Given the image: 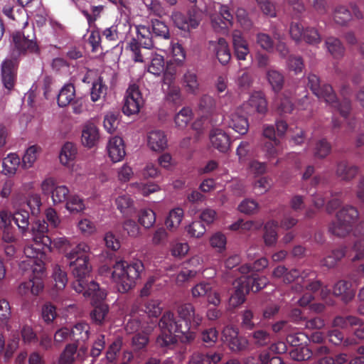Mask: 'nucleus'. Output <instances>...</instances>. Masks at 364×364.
<instances>
[{
    "label": "nucleus",
    "instance_id": "obj_30",
    "mask_svg": "<svg viewBox=\"0 0 364 364\" xmlns=\"http://www.w3.org/2000/svg\"><path fill=\"white\" fill-rule=\"evenodd\" d=\"M184 217L183 210L175 208L171 210L165 219V225L170 232H175L179 228Z\"/></svg>",
    "mask_w": 364,
    "mask_h": 364
},
{
    "label": "nucleus",
    "instance_id": "obj_21",
    "mask_svg": "<svg viewBox=\"0 0 364 364\" xmlns=\"http://www.w3.org/2000/svg\"><path fill=\"white\" fill-rule=\"evenodd\" d=\"M107 151L113 163L121 161L126 155L123 139L117 136L110 138L107 144Z\"/></svg>",
    "mask_w": 364,
    "mask_h": 364
},
{
    "label": "nucleus",
    "instance_id": "obj_48",
    "mask_svg": "<svg viewBox=\"0 0 364 364\" xmlns=\"http://www.w3.org/2000/svg\"><path fill=\"white\" fill-rule=\"evenodd\" d=\"M151 33L156 37H161L164 39H169V29L165 23L158 19L151 21Z\"/></svg>",
    "mask_w": 364,
    "mask_h": 364
},
{
    "label": "nucleus",
    "instance_id": "obj_32",
    "mask_svg": "<svg viewBox=\"0 0 364 364\" xmlns=\"http://www.w3.org/2000/svg\"><path fill=\"white\" fill-rule=\"evenodd\" d=\"M149 62L147 66L148 72L154 75H159L164 73L165 69V60L162 55L156 52H151L149 54Z\"/></svg>",
    "mask_w": 364,
    "mask_h": 364
},
{
    "label": "nucleus",
    "instance_id": "obj_8",
    "mask_svg": "<svg viewBox=\"0 0 364 364\" xmlns=\"http://www.w3.org/2000/svg\"><path fill=\"white\" fill-rule=\"evenodd\" d=\"M358 216V210L354 207H343L337 213L336 220L329 227V230L333 235L343 237L352 230Z\"/></svg>",
    "mask_w": 364,
    "mask_h": 364
},
{
    "label": "nucleus",
    "instance_id": "obj_51",
    "mask_svg": "<svg viewBox=\"0 0 364 364\" xmlns=\"http://www.w3.org/2000/svg\"><path fill=\"white\" fill-rule=\"evenodd\" d=\"M334 21L339 25H344L351 19V13L344 6H338L333 14Z\"/></svg>",
    "mask_w": 364,
    "mask_h": 364
},
{
    "label": "nucleus",
    "instance_id": "obj_41",
    "mask_svg": "<svg viewBox=\"0 0 364 364\" xmlns=\"http://www.w3.org/2000/svg\"><path fill=\"white\" fill-rule=\"evenodd\" d=\"M193 117L192 109L188 107H183L174 117V123L177 128L183 129L188 124Z\"/></svg>",
    "mask_w": 364,
    "mask_h": 364
},
{
    "label": "nucleus",
    "instance_id": "obj_63",
    "mask_svg": "<svg viewBox=\"0 0 364 364\" xmlns=\"http://www.w3.org/2000/svg\"><path fill=\"white\" fill-rule=\"evenodd\" d=\"M330 151L331 146L326 139H322L316 141L314 149V154L316 157L320 159L324 158Z\"/></svg>",
    "mask_w": 364,
    "mask_h": 364
},
{
    "label": "nucleus",
    "instance_id": "obj_38",
    "mask_svg": "<svg viewBox=\"0 0 364 364\" xmlns=\"http://www.w3.org/2000/svg\"><path fill=\"white\" fill-rule=\"evenodd\" d=\"M41 148L36 145L29 146L22 157V167L25 169L31 168L36 161Z\"/></svg>",
    "mask_w": 364,
    "mask_h": 364
},
{
    "label": "nucleus",
    "instance_id": "obj_61",
    "mask_svg": "<svg viewBox=\"0 0 364 364\" xmlns=\"http://www.w3.org/2000/svg\"><path fill=\"white\" fill-rule=\"evenodd\" d=\"M117 179L122 183L129 181L134 176V172L131 166L125 163L117 169Z\"/></svg>",
    "mask_w": 364,
    "mask_h": 364
},
{
    "label": "nucleus",
    "instance_id": "obj_16",
    "mask_svg": "<svg viewBox=\"0 0 364 364\" xmlns=\"http://www.w3.org/2000/svg\"><path fill=\"white\" fill-rule=\"evenodd\" d=\"M171 19L178 28L184 31L197 28L200 21V18L195 11L190 12L188 18L179 11H173Z\"/></svg>",
    "mask_w": 364,
    "mask_h": 364
},
{
    "label": "nucleus",
    "instance_id": "obj_14",
    "mask_svg": "<svg viewBox=\"0 0 364 364\" xmlns=\"http://www.w3.org/2000/svg\"><path fill=\"white\" fill-rule=\"evenodd\" d=\"M314 277L315 274L314 272H304L301 274H299V271L294 269L289 272L287 271L283 282L290 283L296 279L299 284L302 283V287H305L309 291H316L321 288V284L317 281H313Z\"/></svg>",
    "mask_w": 364,
    "mask_h": 364
},
{
    "label": "nucleus",
    "instance_id": "obj_36",
    "mask_svg": "<svg viewBox=\"0 0 364 364\" xmlns=\"http://www.w3.org/2000/svg\"><path fill=\"white\" fill-rule=\"evenodd\" d=\"M75 98V89L73 84H65L60 90L58 104L60 107H66Z\"/></svg>",
    "mask_w": 364,
    "mask_h": 364
},
{
    "label": "nucleus",
    "instance_id": "obj_6",
    "mask_svg": "<svg viewBox=\"0 0 364 364\" xmlns=\"http://www.w3.org/2000/svg\"><path fill=\"white\" fill-rule=\"evenodd\" d=\"M308 85L319 100L335 107L343 117H348L350 110V101L344 99L342 102L338 103L331 85L326 84L321 85L318 77L314 74H310L308 76Z\"/></svg>",
    "mask_w": 364,
    "mask_h": 364
},
{
    "label": "nucleus",
    "instance_id": "obj_13",
    "mask_svg": "<svg viewBox=\"0 0 364 364\" xmlns=\"http://www.w3.org/2000/svg\"><path fill=\"white\" fill-rule=\"evenodd\" d=\"M33 31V29H31ZM33 33V32H32ZM34 33L32 36L29 34L26 36L25 32L14 33L12 36V46L14 48L13 55L16 57L21 53L28 52L36 53L38 51V46L35 41H33Z\"/></svg>",
    "mask_w": 364,
    "mask_h": 364
},
{
    "label": "nucleus",
    "instance_id": "obj_12",
    "mask_svg": "<svg viewBox=\"0 0 364 364\" xmlns=\"http://www.w3.org/2000/svg\"><path fill=\"white\" fill-rule=\"evenodd\" d=\"M144 100L138 86L130 85L127 90L122 112L125 115L130 116L139 112Z\"/></svg>",
    "mask_w": 364,
    "mask_h": 364
},
{
    "label": "nucleus",
    "instance_id": "obj_42",
    "mask_svg": "<svg viewBox=\"0 0 364 364\" xmlns=\"http://www.w3.org/2000/svg\"><path fill=\"white\" fill-rule=\"evenodd\" d=\"M266 76L269 84L274 92H277L282 90L284 85V76L280 72L274 69H269L267 70Z\"/></svg>",
    "mask_w": 364,
    "mask_h": 364
},
{
    "label": "nucleus",
    "instance_id": "obj_11",
    "mask_svg": "<svg viewBox=\"0 0 364 364\" xmlns=\"http://www.w3.org/2000/svg\"><path fill=\"white\" fill-rule=\"evenodd\" d=\"M44 195H50L53 205H57L65 202L70 194L69 188L65 185H58L53 178L44 179L41 184Z\"/></svg>",
    "mask_w": 364,
    "mask_h": 364
},
{
    "label": "nucleus",
    "instance_id": "obj_52",
    "mask_svg": "<svg viewBox=\"0 0 364 364\" xmlns=\"http://www.w3.org/2000/svg\"><path fill=\"white\" fill-rule=\"evenodd\" d=\"M325 44L328 52L334 58H339L343 55L344 48L338 38L329 37L326 39Z\"/></svg>",
    "mask_w": 364,
    "mask_h": 364
},
{
    "label": "nucleus",
    "instance_id": "obj_17",
    "mask_svg": "<svg viewBox=\"0 0 364 364\" xmlns=\"http://www.w3.org/2000/svg\"><path fill=\"white\" fill-rule=\"evenodd\" d=\"M146 146L152 151L162 152L168 147V139L165 132L161 129H152L147 132Z\"/></svg>",
    "mask_w": 364,
    "mask_h": 364
},
{
    "label": "nucleus",
    "instance_id": "obj_9",
    "mask_svg": "<svg viewBox=\"0 0 364 364\" xmlns=\"http://www.w3.org/2000/svg\"><path fill=\"white\" fill-rule=\"evenodd\" d=\"M213 6L215 13H211L210 9L206 10L212 26L216 32L225 33L232 23L233 16L227 5L214 3Z\"/></svg>",
    "mask_w": 364,
    "mask_h": 364
},
{
    "label": "nucleus",
    "instance_id": "obj_56",
    "mask_svg": "<svg viewBox=\"0 0 364 364\" xmlns=\"http://www.w3.org/2000/svg\"><path fill=\"white\" fill-rule=\"evenodd\" d=\"M186 231L191 237L200 238L206 232L205 225L200 221H193L186 227Z\"/></svg>",
    "mask_w": 364,
    "mask_h": 364
},
{
    "label": "nucleus",
    "instance_id": "obj_39",
    "mask_svg": "<svg viewBox=\"0 0 364 364\" xmlns=\"http://www.w3.org/2000/svg\"><path fill=\"white\" fill-rule=\"evenodd\" d=\"M65 208L70 213H77L85 209V204L82 198L76 194H69L65 200Z\"/></svg>",
    "mask_w": 364,
    "mask_h": 364
},
{
    "label": "nucleus",
    "instance_id": "obj_47",
    "mask_svg": "<svg viewBox=\"0 0 364 364\" xmlns=\"http://www.w3.org/2000/svg\"><path fill=\"white\" fill-rule=\"evenodd\" d=\"M129 186L144 196H147L161 190L160 186L154 183H144L141 182H134L132 183Z\"/></svg>",
    "mask_w": 364,
    "mask_h": 364
},
{
    "label": "nucleus",
    "instance_id": "obj_28",
    "mask_svg": "<svg viewBox=\"0 0 364 364\" xmlns=\"http://www.w3.org/2000/svg\"><path fill=\"white\" fill-rule=\"evenodd\" d=\"M167 80L168 78L166 77L163 87L166 100L173 105L181 104L182 102V95L179 86L172 82L170 80H168V82H167Z\"/></svg>",
    "mask_w": 364,
    "mask_h": 364
},
{
    "label": "nucleus",
    "instance_id": "obj_10",
    "mask_svg": "<svg viewBox=\"0 0 364 364\" xmlns=\"http://www.w3.org/2000/svg\"><path fill=\"white\" fill-rule=\"evenodd\" d=\"M48 231V225L45 220H37L32 224L31 233L33 241L35 242L32 246L45 252L46 257V250L52 251L51 239L47 235ZM28 246H31V245H28Z\"/></svg>",
    "mask_w": 364,
    "mask_h": 364
},
{
    "label": "nucleus",
    "instance_id": "obj_2",
    "mask_svg": "<svg viewBox=\"0 0 364 364\" xmlns=\"http://www.w3.org/2000/svg\"><path fill=\"white\" fill-rule=\"evenodd\" d=\"M178 314L185 323L184 326L176 322L174 314L170 311H166L159 323L161 334L157 341H183L182 336L186 339H193L191 330L198 326L202 317L196 314L191 304H184L178 307Z\"/></svg>",
    "mask_w": 364,
    "mask_h": 364
},
{
    "label": "nucleus",
    "instance_id": "obj_7",
    "mask_svg": "<svg viewBox=\"0 0 364 364\" xmlns=\"http://www.w3.org/2000/svg\"><path fill=\"white\" fill-rule=\"evenodd\" d=\"M136 39L132 38L128 43L127 49L135 62L142 63L144 56L147 55L145 50L153 47L152 33L149 26L144 25L135 26Z\"/></svg>",
    "mask_w": 364,
    "mask_h": 364
},
{
    "label": "nucleus",
    "instance_id": "obj_58",
    "mask_svg": "<svg viewBox=\"0 0 364 364\" xmlns=\"http://www.w3.org/2000/svg\"><path fill=\"white\" fill-rule=\"evenodd\" d=\"M53 277L55 282V287L57 289L61 290L65 288L68 278L65 272L63 271L59 265H55L53 269Z\"/></svg>",
    "mask_w": 364,
    "mask_h": 364
},
{
    "label": "nucleus",
    "instance_id": "obj_4",
    "mask_svg": "<svg viewBox=\"0 0 364 364\" xmlns=\"http://www.w3.org/2000/svg\"><path fill=\"white\" fill-rule=\"evenodd\" d=\"M25 259L20 264L23 270L31 269L33 277L28 282H21L18 288L17 293L21 296H28L29 294L37 296L43 289V278L45 274V262L47 257L45 252L37 250L34 247L27 246L24 248Z\"/></svg>",
    "mask_w": 364,
    "mask_h": 364
},
{
    "label": "nucleus",
    "instance_id": "obj_24",
    "mask_svg": "<svg viewBox=\"0 0 364 364\" xmlns=\"http://www.w3.org/2000/svg\"><path fill=\"white\" fill-rule=\"evenodd\" d=\"M358 283L356 280L352 282L346 281H339L333 287V294L341 296V299L347 302L350 301L355 295V287Z\"/></svg>",
    "mask_w": 364,
    "mask_h": 364
},
{
    "label": "nucleus",
    "instance_id": "obj_55",
    "mask_svg": "<svg viewBox=\"0 0 364 364\" xmlns=\"http://www.w3.org/2000/svg\"><path fill=\"white\" fill-rule=\"evenodd\" d=\"M171 53L173 60L178 65H181L186 59V53L178 43L171 42Z\"/></svg>",
    "mask_w": 364,
    "mask_h": 364
},
{
    "label": "nucleus",
    "instance_id": "obj_22",
    "mask_svg": "<svg viewBox=\"0 0 364 364\" xmlns=\"http://www.w3.org/2000/svg\"><path fill=\"white\" fill-rule=\"evenodd\" d=\"M17 63L15 59H6L1 65V80L4 86L8 90H11L16 80Z\"/></svg>",
    "mask_w": 364,
    "mask_h": 364
},
{
    "label": "nucleus",
    "instance_id": "obj_5",
    "mask_svg": "<svg viewBox=\"0 0 364 364\" xmlns=\"http://www.w3.org/2000/svg\"><path fill=\"white\" fill-rule=\"evenodd\" d=\"M143 270L144 265L140 260H135L131 263L118 260L112 266V269L106 266L100 268L101 273L111 274L112 279L120 292H127L132 289Z\"/></svg>",
    "mask_w": 364,
    "mask_h": 364
},
{
    "label": "nucleus",
    "instance_id": "obj_60",
    "mask_svg": "<svg viewBox=\"0 0 364 364\" xmlns=\"http://www.w3.org/2000/svg\"><path fill=\"white\" fill-rule=\"evenodd\" d=\"M144 312L149 317H158L162 311L161 301L158 299H151L148 301L144 305Z\"/></svg>",
    "mask_w": 364,
    "mask_h": 364
},
{
    "label": "nucleus",
    "instance_id": "obj_43",
    "mask_svg": "<svg viewBox=\"0 0 364 364\" xmlns=\"http://www.w3.org/2000/svg\"><path fill=\"white\" fill-rule=\"evenodd\" d=\"M13 220L24 236L29 225L28 213L24 210H17L13 215Z\"/></svg>",
    "mask_w": 364,
    "mask_h": 364
},
{
    "label": "nucleus",
    "instance_id": "obj_44",
    "mask_svg": "<svg viewBox=\"0 0 364 364\" xmlns=\"http://www.w3.org/2000/svg\"><path fill=\"white\" fill-rule=\"evenodd\" d=\"M183 86L186 91L191 94H197L199 91V82L196 74L191 71H187L183 75Z\"/></svg>",
    "mask_w": 364,
    "mask_h": 364
},
{
    "label": "nucleus",
    "instance_id": "obj_31",
    "mask_svg": "<svg viewBox=\"0 0 364 364\" xmlns=\"http://www.w3.org/2000/svg\"><path fill=\"white\" fill-rule=\"evenodd\" d=\"M77 154L75 144L72 142H66L63 144L59 154L60 163L64 166H69L73 162Z\"/></svg>",
    "mask_w": 364,
    "mask_h": 364
},
{
    "label": "nucleus",
    "instance_id": "obj_40",
    "mask_svg": "<svg viewBox=\"0 0 364 364\" xmlns=\"http://www.w3.org/2000/svg\"><path fill=\"white\" fill-rule=\"evenodd\" d=\"M278 224L275 221H269L264 225L263 239L267 246L274 245L277 240Z\"/></svg>",
    "mask_w": 364,
    "mask_h": 364
},
{
    "label": "nucleus",
    "instance_id": "obj_18",
    "mask_svg": "<svg viewBox=\"0 0 364 364\" xmlns=\"http://www.w3.org/2000/svg\"><path fill=\"white\" fill-rule=\"evenodd\" d=\"M242 108L245 110V114H252L257 112L264 114L267 111V103L264 95L261 92H253L248 102L242 105Z\"/></svg>",
    "mask_w": 364,
    "mask_h": 364
},
{
    "label": "nucleus",
    "instance_id": "obj_15",
    "mask_svg": "<svg viewBox=\"0 0 364 364\" xmlns=\"http://www.w3.org/2000/svg\"><path fill=\"white\" fill-rule=\"evenodd\" d=\"M131 23L127 20H116L109 28L102 31V36L108 41H122L131 30Z\"/></svg>",
    "mask_w": 364,
    "mask_h": 364
},
{
    "label": "nucleus",
    "instance_id": "obj_27",
    "mask_svg": "<svg viewBox=\"0 0 364 364\" xmlns=\"http://www.w3.org/2000/svg\"><path fill=\"white\" fill-rule=\"evenodd\" d=\"M235 54L238 60H244L250 53V49L246 40L241 31L235 30L232 35Z\"/></svg>",
    "mask_w": 364,
    "mask_h": 364
},
{
    "label": "nucleus",
    "instance_id": "obj_25",
    "mask_svg": "<svg viewBox=\"0 0 364 364\" xmlns=\"http://www.w3.org/2000/svg\"><path fill=\"white\" fill-rule=\"evenodd\" d=\"M210 140L212 146L220 152H226L230 148V137L220 129H215L211 132Z\"/></svg>",
    "mask_w": 364,
    "mask_h": 364
},
{
    "label": "nucleus",
    "instance_id": "obj_53",
    "mask_svg": "<svg viewBox=\"0 0 364 364\" xmlns=\"http://www.w3.org/2000/svg\"><path fill=\"white\" fill-rule=\"evenodd\" d=\"M209 242L213 248L219 252H222L226 248L227 237L223 232H216L211 235Z\"/></svg>",
    "mask_w": 364,
    "mask_h": 364
},
{
    "label": "nucleus",
    "instance_id": "obj_19",
    "mask_svg": "<svg viewBox=\"0 0 364 364\" xmlns=\"http://www.w3.org/2000/svg\"><path fill=\"white\" fill-rule=\"evenodd\" d=\"M245 110L242 106L231 112L229 116V127L240 134H245L249 129V122L247 119Z\"/></svg>",
    "mask_w": 364,
    "mask_h": 364
},
{
    "label": "nucleus",
    "instance_id": "obj_57",
    "mask_svg": "<svg viewBox=\"0 0 364 364\" xmlns=\"http://www.w3.org/2000/svg\"><path fill=\"white\" fill-rule=\"evenodd\" d=\"M212 289L213 287L210 282H201L191 289V295L195 299L206 296L211 292Z\"/></svg>",
    "mask_w": 364,
    "mask_h": 364
},
{
    "label": "nucleus",
    "instance_id": "obj_35",
    "mask_svg": "<svg viewBox=\"0 0 364 364\" xmlns=\"http://www.w3.org/2000/svg\"><path fill=\"white\" fill-rule=\"evenodd\" d=\"M21 164L19 156L14 153H11L3 159L2 161V172L5 175L13 176L14 175Z\"/></svg>",
    "mask_w": 364,
    "mask_h": 364
},
{
    "label": "nucleus",
    "instance_id": "obj_45",
    "mask_svg": "<svg viewBox=\"0 0 364 364\" xmlns=\"http://www.w3.org/2000/svg\"><path fill=\"white\" fill-rule=\"evenodd\" d=\"M190 250L189 245L187 242L176 240L170 245V252L173 257L181 259L184 257Z\"/></svg>",
    "mask_w": 364,
    "mask_h": 364
},
{
    "label": "nucleus",
    "instance_id": "obj_46",
    "mask_svg": "<svg viewBox=\"0 0 364 364\" xmlns=\"http://www.w3.org/2000/svg\"><path fill=\"white\" fill-rule=\"evenodd\" d=\"M119 117L118 112L109 111L105 114L103 125L108 133L112 134L117 130L119 122Z\"/></svg>",
    "mask_w": 364,
    "mask_h": 364
},
{
    "label": "nucleus",
    "instance_id": "obj_33",
    "mask_svg": "<svg viewBox=\"0 0 364 364\" xmlns=\"http://www.w3.org/2000/svg\"><path fill=\"white\" fill-rule=\"evenodd\" d=\"M358 168L356 166L347 161L338 163L336 169V176L343 181H350L358 173Z\"/></svg>",
    "mask_w": 364,
    "mask_h": 364
},
{
    "label": "nucleus",
    "instance_id": "obj_29",
    "mask_svg": "<svg viewBox=\"0 0 364 364\" xmlns=\"http://www.w3.org/2000/svg\"><path fill=\"white\" fill-rule=\"evenodd\" d=\"M289 355L292 359L301 361L311 358L314 355V353L310 345L306 343L305 344L301 343L295 346L291 345Z\"/></svg>",
    "mask_w": 364,
    "mask_h": 364
},
{
    "label": "nucleus",
    "instance_id": "obj_54",
    "mask_svg": "<svg viewBox=\"0 0 364 364\" xmlns=\"http://www.w3.org/2000/svg\"><path fill=\"white\" fill-rule=\"evenodd\" d=\"M77 349L75 343H69L63 352L61 353L59 363L60 364H71L75 360V355Z\"/></svg>",
    "mask_w": 364,
    "mask_h": 364
},
{
    "label": "nucleus",
    "instance_id": "obj_3",
    "mask_svg": "<svg viewBox=\"0 0 364 364\" xmlns=\"http://www.w3.org/2000/svg\"><path fill=\"white\" fill-rule=\"evenodd\" d=\"M268 260L262 257L256 260L253 267L245 264L239 267L240 277L233 283L235 292L230 299V304L236 307L242 304L245 299V295L252 291H258L265 287L267 282L266 277H257L256 272L263 270L268 266Z\"/></svg>",
    "mask_w": 364,
    "mask_h": 364
},
{
    "label": "nucleus",
    "instance_id": "obj_34",
    "mask_svg": "<svg viewBox=\"0 0 364 364\" xmlns=\"http://www.w3.org/2000/svg\"><path fill=\"white\" fill-rule=\"evenodd\" d=\"M115 203L117 209L124 215L129 216L136 213L134 201L127 194H122L116 198Z\"/></svg>",
    "mask_w": 364,
    "mask_h": 364
},
{
    "label": "nucleus",
    "instance_id": "obj_50",
    "mask_svg": "<svg viewBox=\"0 0 364 364\" xmlns=\"http://www.w3.org/2000/svg\"><path fill=\"white\" fill-rule=\"evenodd\" d=\"M89 326L85 323H77L71 330L73 341H85L89 338Z\"/></svg>",
    "mask_w": 364,
    "mask_h": 364
},
{
    "label": "nucleus",
    "instance_id": "obj_49",
    "mask_svg": "<svg viewBox=\"0 0 364 364\" xmlns=\"http://www.w3.org/2000/svg\"><path fill=\"white\" fill-rule=\"evenodd\" d=\"M138 220L144 228H150L156 223V213L149 208L142 209L139 212Z\"/></svg>",
    "mask_w": 364,
    "mask_h": 364
},
{
    "label": "nucleus",
    "instance_id": "obj_64",
    "mask_svg": "<svg viewBox=\"0 0 364 364\" xmlns=\"http://www.w3.org/2000/svg\"><path fill=\"white\" fill-rule=\"evenodd\" d=\"M27 205L31 209V214L38 215L41 212L42 205L40 195L38 193H31L27 200Z\"/></svg>",
    "mask_w": 364,
    "mask_h": 364
},
{
    "label": "nucleus",
    "instance_id": "obj_1",
    "mask_svg": "<svg viewBox=\"0 0 364 364\" xmlns=\"http://www.w3.org/2000/svg\"><path fill=\"white\" fill-rule=\"evenodd\" d=\"M90 252V247L85 242H80L65 256L69 260V266L75 277L73 289L91 299L94 306L91 312L92 319L96 323L101 324L105 321L109 311L108 306L102 302L107 294L91 277V266L87 255Z\"/></svg>",
    "mask_w": 364,
    "mask_h": 364
},
{
    "label": "nucleus",
    "instance_id": "obj_20",
    "mask_svg": "<svg viewBox=\"0 0 364 364\" xmlns=\"http://www.w3.org/2000/svg\"><path fill=\"white\" fill-rule=\"evenodd\" d=\"M125 329L128 333H135L132 338V341H138L141 339L144 341H149L150 338L148 336L151 331V328H143L138 320V316L134 313L127 320Z\"/></svg>",
    "mask_w": 364,
    "mask_h": 364
},
{
    "label": "nucleus",
    "instance_id": "obj_23",
    "mask_svg": "<svg viewBox=\"0 0 364 364\" xmlns=\"http://www.w3.org/2000/svg\"><path fill=\"white\" fill-rule=\"evenodd\" d=\"M100 133L97 127L92 122L86 123L82 129V144L88 149L95 147L99 142Z\"/></svg>",
    "mask_w": 364,
    "mask_h": 364
},
{
    "label": "nucleus",
    "instance_id": "obj_37",
    "mask_svg": "<svg viewBox=\"0 0 364 364\" xmlns=\"http://www.w3.org/2000/svg\"><path fill=\"white\" fill-rule=\"evenodd\" d=\"M222 359V354L219 353H208L206 354L198 353L194 354L191 360L190 364H216Z\"/></svg>",
    "mask_w": 364,
    "mask_h": 364
},
{
    "label": "nucleus",
    "instance_id": "obj_59",
    "mask_svg": "<svg viewBox=\"0 0 364 364\" xmlns=\"http://www.w3.org/2000/svg\"><path fill=\"white\" fill-rule=\"evenodd\" d=\"M78 230L86 235H91L96 232V225L93 221L87 218H82L77 225Z\"/></svg>",
    "mask_w": 364,
    "mask_h": 364
},
{
    "label": "nucleus",
    "instance_id": "obj_26",
    "mask_svg": "<svg viewBox=\"0 0 364 364\" xmlns=\"http://www.w3.org/2000/svg\"><path fill=\"white\" fill-rule=\"evenodd\" d=\"M210 49L215 53L221 64L225 65L230 61L231 54L228 42L224 38H219L217 41H211Z\"/></svg>",
    "mask_w": 364,
    "mask_h": 364
},
{
    "label": "nucleus",
    "instance_id": "obj_62",
    "mask_svg": "<svg viewBox=\"0 0 364 364\" xmlns=\"http://www.w3.org/2000/svg\"><path fill=\"white\" fill-rule=\"evenodd\" d=\"M107 87L102 82L100 79L92 83L91 90V100L92 102H97L106 95Z\"/></svg>",
    "mask_w": 364,
    "mask_h": 364
}]
</instances>
